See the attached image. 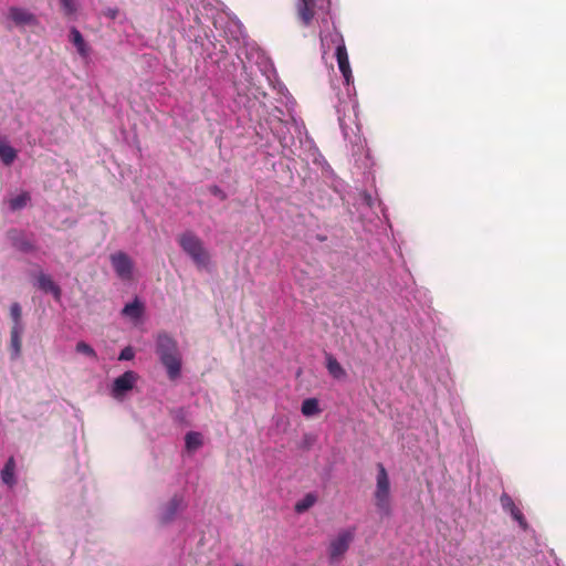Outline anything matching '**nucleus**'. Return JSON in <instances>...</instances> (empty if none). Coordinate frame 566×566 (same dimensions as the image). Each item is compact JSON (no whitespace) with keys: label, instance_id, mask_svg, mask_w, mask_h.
<instances>
[{"label":"nucleus","instance_id":"12","mask_svg":"<svg viewBox=\"0 0 566 566\" xmlns=\"http://www.w3.org/2000/svg\"><path fill=\"white\" fill-rule=\"evenodd\" d=\"M374 499L377 510L382 515L389 516L391 513L390 493L375 490Z\"/></svg>","mask_w":566,"mask_h":566},{"label":"nucleus","instance_id":"26","mask_svg":"<svg viewBox=\"0 0 566 566\" xmlns=\"http://www.w3.org/2000/svg\"><path fill=\"white\" fill-rule=\"evenodd\" d=\"M60 2L65 15L71 17L76 12L77 8L75 0H60Z\"/></svg>","mask_w":566,"mask_h":566},{"label":"nucleus","instance_id":"16","mask_svg":"<svg viewBox=\"0 0 566 566\" xmlns=\"http://www.w3.org/2000/svg\"><path fill=\"white\" fill-rule=\"evenodd\" d=\"M376 490L390 493V481L384 464H377Z\"/></svg>","mask_w":566,"mask_h":566},{"label":"nucleus","instance_id":"2","mask_svg":"<svg viewBox=\"0 0 566 566\" xmlns=\"http://www.w3.org/2000/svg\"><path fill=\"white\" fill-rule=\"evenodd\" d=\"M178 243L182 251L188 254L193 263L199 268H205L209 263V253L203 247L202 240L191 231H186L178 237Z\"/></svg>","mask_w":566,"mask_h":566},{"label":"nucleus","instance_id":"17","mask_svg":"<svg viewBox=\"0 0 566 566\" xmlns=\"http://www.w3.org/2000/svg\"><path fill=\"white\" fill-rule=\"evenodd\" d=\"M182 504V497L179 495H174L171 500L167 503L165 512L163 514V522H169L171 521L178 510L181 507Z\"/></svg>","mask_w":566,"mask_h":566},{"label":"nucleus","instance_id":"11","mask_svg":"<svg viewBox=\"0 0 566 566\" xmlns=\"http://www.w3.org/2000/svg\"><path fill=\"white\" fill-rule=\"evenodd\" d=\"M38 286L45 293H51L56 300L61 297V289L56 285L50 275L40 273L38 276Z\"/></svg>","mask_w":566,"mask_h":566},{"label":"nucleus","instance_id":"7","mask_svg":"<svg viewBox=\"0 0 566 566\" xmlns=\"http://www.w3.org/2000/svg\"><path fill=\"white\" fill-rule=\"evenodd\" d=\"M8 17L13 21V23L17 27L38 24L36 17L24 8L11 7L9 9Z\"/></svg>","mask_w":566,"mask_h":566},{"label":"nucleus","instance_id":"4","mask_svg":"<svg viewBox=\"0 0 566 566\" xmlns=\"http://www.w3.org/2000/svg\"><path fill=\"white\" fill-rule=\"evenodd\" d=\"M354 539V531L346 530L338 533L337 537L331 542L329 556L336 559L343 556Z\"/></svg>","mask_w":566,"mask_h":566},{"label":"nucleus","instance_id":"25","mask_svg":"<svg viewBox=\"0 0 566 566\" xmlns=\"http://www.w3.org/2000/svg\"><path fill=\"white\" fill-rule=\"evenodd\" d=\"M76 352L88 356L92 359H97V354L94 348L85 342H78L75 347Z\"/></svg>","mask_w":566,"mask_h":566},{"label":"nucleus","instance_id":"27","mask_svg":"<svg viewBox=\"0 0 566 566\" xmlns=\"http://www.w3.org/2000/svg\"><path fill=\"white\" fill-rule=\"evenodd\" d=\"M134 356H135V353H134L133 348L130 346H127L124 349H122V352L118 356V359L119 360H130L134 358Z\"/></svg>","mask_w":566,"mask_h":566},{"label":"nucleus","instance_id":"3","mask_svg":"<svg viewBox=\"0 0 566 566\" xmlns=\"http://www.w3.org/2000/svg\"><path fill=\"white\" fill-rule=\"evenodd\" d=\"M111 263L117 276L122 280H130L133 274V262L125 252H116L111 255Z\"/></svg>","mask_w":566,"mask_h":566},{"label":"nucleus","instance_id":"1","mask_svg":"<svg viewBox=\"0 0 566 566\" xmlns=\"http://www.w3.org/2000/svg\"><path fill=\"white\" fill-rule=\"evenodd\" d=\"M156 354L165 367L168 378L170 380L179 378L182 358L177 340L165 332L159 333L156 337Z\"/></svg>","mask_w":566,"mask_h":566},{"label":"nucleus","instance_id":"14","mask_svg":"<svg viewBox=\"0 0 566 566\" xmlns=\"http://www.w3.org/2000/svg\"><path fill=\"white\" fill-rule=\"evenodd\" d=\"M326 368L329 375L335 379H343L346 377L345 369L332 354L326 355Z\"/></svg>","mask_w":566,"mask_h":566},{"label":"nucleus","instance_id":"20","mask_svg":"<svg viewBox=\"0 0 566 566\" xmlns=\"http://www.w3.org/2000/svg\"><path fill=\"white\" fill-rule=\"evenodd\" d=\"M301 411L305 417H313L321 412L318 400L316 398H307L302 402Z\"/></svg>","mask_w":566,"mask_h":566},{"label":"nucleus","instance_id":"15","mask_svg":"<svg viewBox=\"0 0 566 566\" xmlns=\"http://www.w3.org/2000/svg\"><path fill=\"white\" fill-rule=\"evenodd\" d=\"M70 40L75 45L81 56L85 57L88 55V46L81 32L74 27L70 31Z\"/></svg>","mask_w":566,"mask_h":566},{"label":"nucleus","instance_id":"6","mask_svg":"<svg viewBox=\"0 0 566 566\" xmlns=\"http://www.w3.org/2000/svg\"><path fill=\"white\" fill-rule=\"evenodd\" d=\"M137 374L133 370H127L113 382L112 394L115 398L122 397L125 392L133 389L137 381Z\"/></svg>","mask_w":566,"mask_h":566},{"label":"nucleus","instance_id":"28","mask_svg":"<svg viewBox=\"0 0 566 566\" xmlns=\"http://www.w3.org/2000/svg\"><path fill=\"white\" fill-rule=\"evenodd\" d=\"M209 191L211 195L218 197L220 200L227 199V193L217 185L210 186Z\"/></svg>","mask_w":566,"mask_h":566},{"label":"nucleus","instance_id":"23","mask_svg":"<svg viewBox=\"0 0 566 566\" xmlns=\"http://www.w3.org/2000/svg\"><path fill=\"white\" fill-rule=\"evenodd\" d=\"M30 200H31L30 193L27 191H23L20 195L15 196L14 198L10 199L9 207L12 211H17V210L24 208Z\"/></svg>","mask_w":566,"mask_h":566},{"label":"nucleus","instance_id":"9","mask_svg":"<svg viewBox=\"0 0 566 566\" xmlns=\"http://www.w3.org/2000/svg\"><path fill=\"white\" fill-rule=\"evenodd\" d=\"M500 502L502 509L505 512H509L513 520L516 521L523 530H526L528 526L526 518L522 511L515 505L513 499L507 493H503L500 497Z\"/></svg>","mask_w":566,"mask_h":566},{"label":"nucleus","instance_id":"31","mask_svg":"<svg viewBox=\"0 0 566 566\" xmlns=\"http://www.w3.org/2000/svg\"><path fill=\"white\" fill-rule=\"evenodd\" d=\"M234 566H242L241 564H235Z\"/></svg>","mask_w":566,"mask_h":566},{"label":"nucleus","instance_id":"24","mask_svg":"<svg viewBox=\"0 0 566 566\" xmlns=\"http://www.w3.org/2000/svg\"><path fill=\"white\" fill-rule=\"evenodd\" d=\"M316 495L313 493H307L302 500L297 501L294 510L296 513H303L311 509L316 503Z\"/></svg>","mask_w":566,"mask_h":566},{"label":"nucleus","instance_id":"18","mask_svg":"<svg viewBox=\"0 0 566 566\" xmlns=\"http://www.w3.org/2000/svg\"><path fill=\"white\" fill-rule=\"evenodd\" d=\"M0 158L7 166H10L17 158V150L2 138H0Z\"/></svg>","mask_w":566,"mask_h":566},{"label":"nucleus","instance_id":"13","mask_svg":"<svg viewBox=\"0 0 566 566\" xmlns=\"http://www.w3.org/2000/svg\"><path fill=\"white\" fill-rule=\"evenodd\" d=\"M15 460L13 457H10L6 462L3 469L1 470V480L2 482L12 488L15 483Z\"/></svg>","mask_w":566,"mask_h":566},{"label":"nucleus","instance_id":"5","mask_svg":"<svg viewBox=\"0 0 566 566\" xmlns=\"http://www.w3.org/2000/svg\"><path fill=\"white\" fill-rule=\"evenodd\" d=\"M336 38L338 39V44L336 46L338 69L344 76L346 84H349L353 81V73L349 64L348 53L343 38L339 34H336Z\"/></svg>","mask_w":566,"mask_h":566},{"label":"nucleus","instance_id":"10","mask_svg":"<svg viewBox=\"0 0 566 566\" xmlns=\"http://www.w3.org/2000/svg\"><path fill=\"white\" fill-rule=\"evenodd\" d=\"M144 313L145 306L137 297L132 303L126 304L122 310V315L132 321H139Z\"/></svg>","mask_w":566,"mask_h":566},{"label":"nucleus","instance_id":"8","mask_svg":"<svg viewBox=\"0 0 566 566\" xmlns=\"http://www.w3.org/2000/svg\"><path fill=\"white\" fill-rule=\"evenodd\" d=\"M295 9L297 19L304 27H308L315 15V0H296Z\"/></svg>","mask_w":566,"mask_h":566},{"label":"nucleus","instance_id":"29","mask_svg":"<svg viewBox=\"0 0 566 566\" xmlns=\"http://www.w3.org/2000/svg\"><path fill=\"white\" fill-rule=\"evenodd\" d=\"M18 248H19V250H21L23 252H30V251H33V249H34L33 244L28 240L20 241L18 244Z\"/></svg>","mask_w":566,"mask_h":566},{"label":"nucleus","instance_id":"21","mask_svg":"<svg viewBox=\"0 0 566 566\" xmlns=\"http://www.w3.org/2000/svg\"><path fill=\"white\" fill-rule=\"evenodd\" d=\"M10 317L12 319L11 328L24 329L22 323V308L21 305L17 302L12 303L10 306Z\"/></svg>","mask_w":566,"mask_h":566},{"label":"nucleus","instance_id":"22","mask_svg":"<svg viewBox=\"0 0 566 566\" xmlns=\"http://www.w3.org/2000/svg\"><path fill=\"white\" fill-rule=\"evenodd\" d=\"M185 442L188 451H196L202 446V436L199 432L190 431L186 434Z\"/></svg>","mask_w":566,"mask_h":566},{"label":"nucleus","instance_id":"19","mask_svg":"<svg viewBox=\"0 0 566 566\" xmlns=\"http://www.w3.org/2000/svg\"><path fill=\"white\" fill-rule=\"evenodd\" d=\"M24 329H17L11 328L10 331V348L12 353V357L17 358L21 354V347H22V334Z\"/></svg>","mask_w":566,"mask_h":566},{"label":"nucleus","instance_id":"30","mask_svg":"<svg viewBox=\"0 0 566 566\" xmlns=\"http://www.w3.org/2000/svg\"><path fill=\"white\" fill-rule=\"evenodd\" d=\"M115 15H116V12H111L112 18H115Z\"/></svg>","mask_w":566,"mask_h":566}]
</instances>
